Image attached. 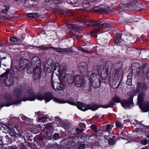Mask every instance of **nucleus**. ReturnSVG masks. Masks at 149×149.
<instances>
[{
	"label": "nucleus",
	"instance_id": "nucleus-1",
	"mask_svg": "<svg viewBox=\"0 0 149 149\" xmlns=\"http://www.w3.org/2000/svg\"><path fill=\"white\" fill-rule=\"evenodd\" d=\"M36 99L40 100L44 99L47 102H49L51 100L53 99L54 102L58 103H65V101L61 98L58 97H54L53 94L51 92L45 93L44 95H42V93H39L35 96L31 89H29L27 90L26 94L23 95L22 97V100L24 101L27 100L34 101Z\"/></svg>",
	"mask_w": 149,
	"mask_h": 149
},
{
	"label": "nucleus",
	"instance_id": "nucleus-2",
	"mask_svg": "<svg viewBox=\"0 0 149 149\" xmlns=\"http://www.w3.org/2000/svg\"><path fill=\"white\" fill-rule=\"evenodd\" d=\"M58 76H54L52 74V88L54 90L63 91L65 88V86L63 82L61 80L64 79L66 77L65 69L63 67H61L58 70Z\"/></svg>",
	"mask_w": 149,
	"mask_h": 149
},
{
	"label": "nucleus",
	"instance_id": "nucleus-3",
	"mask_svg": "<svg viewBox=\"0 0 149 149\" xmlns=\"http://www.w3.org/2000/svg\"><path fill=\"white\" fill-rule=\"evenodd\" d=\"M93 70L94 71H97L98 72V74L92 73L90 75V80L91 82V85L94 88H97L99 87L100 85L101 80L100 77L104 76H101L102 67L99 65H96L95 66Z\"/></svg>",
	"mask_w": 149,
	"mask_h": 149
},
{
	"label": "nucleus",
	"instance_id": "nucleus-4",
	"mask_svg": "<svg viewBox=\"0 0 149 149\" xmlns=\"http://www.w3.org/2000/svg\"><path fill=\"white\" fill-rule=\"evenodd\" d=\"M132 70H136L138 76H142L144 74L147 75V78L149 80V64H143L141 68L138 63H134L132 64Z\"/></svg>",
	"mask_w": 149,
	"mask_h": 149
},
{
	"label": "nucleus",
	"instance_id": "nucleus-5",
	"mask_svg": "<svg viewBox=\"0 0 149 149\" xmlns=\"http://www.w3.org/2000/svg\"><path fill=\"white\" fill-rule=\"evenodd\" d=\"M10 69H8L4 73L1 74L0 76L1 78H4V84L8 87H10L14 83L13 79L12 77V74H13L15 72L13 71V72L10 73Z\"/></svg>",
	"mask_w": 149,
	"mask_h": 149
},
{
	"label": "nucleus",
	"instance_id": "nucleus-6",
	"mask_svg": "<svg viewBox=\"0 0 149 149\" xmlns=\"http://www.w3.org/2000/svg\"><path fill=\"white\" fill-rule=\"evenodd\" d=\"M145 97L144 93H141L138 96V103L139 107L143 111L146 112L149 111V101L145 102L143 104Z\"/></svg>",
	"mask_w": 149,
	"mask_h": 149
},
{
	"label": "nucleus",
	"instance_id": "nucleus-7",
	"mask_svg": "<svg viewBox=\"0 0 149 149\" xmlns=\"http://www.w3.org/2000/svg\"><path fill=\"white\" fill-rule=\"evenodd\" d=\"M42 49L45 50L49 49H52L53 50H55L58 52L61 53L65 54V53H68V54L72 53L74 52L70 48H55L52 46L51 45L49 44L45 45L42 46Z\"/></svg>",
	"mask_w": 149,
	"mask_h": 149
},
{
	"label": "nucleus",
	"instance_id": "nucleus-8",
	"mask_svg": "<svg viewBox=\"0 0 149 149\" xmlns=\"http://www.w3.org/2000/svg\"><path fill=\"white\" fill-rule=\"evenodd\" d=\"M78 108L82 111H85L88 109H90L93 111H95L99 107L95 104H92L86 105L84 103L78 102L77 104Z\"/></svg>",
	"mask_w": 149,
	"mask_h": 149
},
{
	"label": "nucleus",
	"instance_id": "nucleus-9",
	"mask_svg": "<svg viewBox=\"0 0 149 149\" xmlns=\"http://www.w3.org/2000/svg\"><path fill=\"white\" fill-rule=\"evenodd\" d=\"M54 64L55 62L53 59L51 58H47L45 64V70L48 73L51 72L52 71L53 68Z\"/></svg>",
	"mask_w": 149,
	"mask_h": 149
},
{
	"label": "nucleus",
	"instance_id": "nucleus-10",
	"mask_svg": "<svg viewBox=\"0 0 149 149\" xmlns=\"http://www.w3.org/2000/svg\"><path fill=\"white\" fill-rule=\"evenodd\" d=\"M19 68L22 70H24L26 69H30L31 68L29 66V61L25 58H23L21 59L19 63Z\"/></svg>",
	"mask_w": 149,
	"mask_h": 149
},
{
	"label": "nucleus",
	"instance_id": "nucleus-11",
	"mask_svg": "<svg viewBox=\"0 0 149 149\" xmlns=\"http://www.w3.org/2000/svg\"><path fill=\"white\" fill-rule=\"evenodd\" d=\"M85 79L80 75H76L74 76V83L75 86L79 88L81 87L84 84Z\"/></svg>",
	"mask_w": 149,
	"mask_h": 149
},
{
	"label": "nucleus",
	"instance_id": "nucleus-12",
	"mask_svg": "<svg viewBox=\"0 0 149 149\" xmlns=\"http://www.w3.org/2000/svg\"><path fill=\"white\" fill-rule=\"evenodd\" d=\"M133 96L131 95L127 100H123L121 102V105L124 108L130 107L133 106Z\"/></svg>",
	"mask_w": 149,
	"mask_h": 149
},
{
	"label": "nucleus",
	"instance_id": "nucleus-13",
	"mask_svg": "<svg viewBox=\"0 0 149 149\" xmlns=\"http://www.w3.org/2000/svg\"><path fill=\"white\" fill-rule=\"evenodd\" d=\"M34 67L35 68L33 70V78L34 80H37L40 78L41 73V70L40 66H36Z\"/></svg>",
	"mask_w": 149,
	"mask_h": 149
},
{
	"label": "nucleus",
	"instance_id": "nucleus-14",
	"mask_svg": "<svg viewBox=\"0 0 149 149\" xmlns=\"http://www.w3.org/2000/svg\"><path fill=\"white\" fill-rule=\"evenodd\" d=\"M109 9L108 7L106 6H102L99 5L98 8L97 9L96 7L94 8H92L91 9V11H96L100 13H103L104 12H107Z\"/></svg>",
	"mask_w": 149,
	"mask_h": 149
},
{
	"label": "nucleus",
	"instance_id": "nucleus-15",
	"mask_svg": "<svg viewBox=\"0 0 149 149\" xmlns=\"http://www.w3.org/2000/svg\"><path fill=\"white\" fill-rule=\"evenodd\" d=\"M41 63L40 58L37 56H34L31 59V68L36 66H40Z\"/></svg>",
	"mask_w": 149,
	"mask_h": 149
},
{
	"label": "nucleus",
	"instance_id": "nucleus-16",
	"mask_svg": "<svg viewBox=\"0 0 149 149\" xmlns=\"http://www.w3.org/2000/svg\"><path fill=\"white\" fill-rule=\"evenodd\" d=\"M90 83L86 81L84 82L81 87L83 91L85 93H87L90 92L91 90V86Z\"/></svg>",
	"mask_w": 149,
	"mask_h": 149
},
{
	"label": "nucleus",
	"instance_id": "nucleus-17",
	"mask_svg": "<svg viewBox=\"0 0 149 149\" xmlns=\"http://www.w3.org/2000/svg\"><path fill=\"white\" fill-rule=\"evenodd\" d=\"M112 63L110 61L107 62L106 65V71H105V74L104 76L101 77V79L102 80H105L107 77V73L109 70H110L112 66H113Z\"/></svg>",
	"mask_w": 149,
	"mask_h": 149
},
{
	"label": "nucleus",
	"instance_id": "nucleus-18",
	"mask_svg": "<svg viewBox=\"0 0 149 149\" xmlns=\"http://www.w3.org/2000/svg\"><path fill=\"white\" fill-rule=\"evenodd\" d=\"M147 85L145 83H138L136 87L137 92H139L141 90L142 91H146L147 90Z\"/></svg>",
	"mask_w": 149,
	"mask_h": 149
},
{
	"label": "nucleus",
	"instance_id": "nucleus-19",
	"mask_svg": "<svg viewBox=\"0 0 149 149\" xmlns=\"http://www.w3.org/2000/svg\"><path fill=\"white\" fill-rule=\"evenodd\" d=\"M64 143L66 145H64V146H65V147L66 148H70L75 146L74 141L71 138L64 141Z\"/></svg>",
	"mask_w": 149,
	"mask_h": 149
},
{
	"label": "nucleus",
	"instance_id": "nucleus-20",
	"mask_svg": "<svg viewBox=\"0 0 149 149\" xmlns=\"http://www.w3.org/2000/svg\"><path fill=\"white\" fill-rule=\"evenodd\" d=\"M99 22V21H97L94 20H91L89 22H83L82 23H83L84 25L86 26H98Z\"/></svg>",
	"mask_w": 149,
	"mask_h": 149
},
{
	"label": "nucleus",
	"instance_id": "nucleus-21",
	"mask_svg": "<svg viewBox=\"0 0 149 149\" xmlns=\"http://www.w3.org/2000/svg\"><path fill=\"white\" fill-rule=\"evenodd\" d=\"M35 5L34 0H26L24 3V6L29 7Z\"/></svg>",
	"mask_w": 149,
	"mask_h": 149
},
{
	"label": "nucleus",
	"instance_id": "nucleus-22",
	"mask_svg": "<svg viewBox=\"0 0 149 149\" xmlns=\"http://www.w3.org/2000/svg\"><path fill=\"white\" fill-rule=\"evenodd\" d=\"M82 6L85 10L90 8L92 6L90 2L88 0H84L82 3Z\"/></svg>",
	"mask_w": 149,
	"mask_h": 149
},
{
	"label": "nucleus",
	"instance_id": "nucleus-23",
	"mask_svg": "<svg viewBox=\"0 0 149 149\" xmlns=\"http://www.w3.org/2000/svg\"><path fill=\"white\" fill-rule=\"evenodd\" d=\"M120 81L118 79H115L113 80L111 85V87L114 89L117 88L119 84Z\"/></svg>",
	"mask_w": 149,
	"mask_h": 149
},
{
	"label": "nucleus",
	"instance_id": "nucleus-24",
	"mask_svg": "<svg viewBox=\"0 0 149 149\" xmlns=\"http://www.w3.org/2000/svg\"><path fill=\"white\" fill-rule=\"evenodd\" d=\"M79 26H82L81 24H79V26L75 24H70L68 26V27L71 30H73L74 32H77L78 30Z\"/></svg>",
	"mask_w": 149,
	"mask_h": 149
},
{
	"label": "nucleus",
	"instance_id": "nucleus-25",
	"mask_svg": "<svg viewBox=\"0 0 149 149\" xmlns=\"http://www.w3.org/2000/svg\"><path fill=\"white\" fill-rule=\"evenodd\" d=\"M67 81L69 84H72L74 83V77L71 74L68 75L67 77Z\"/></svg>",
	"mask_w": 149,
	"mask_h": 149
},
{
	"label": "nucleus",
	"instance_id": "nucleus-26",
	"mask_svg": "<svg viewBox=\"0 0 149 149\" xmlns=\"http://www.w3.org/2000/svg\"><path fill=\"white\" fill-rule=\"evenodd\" d=\"M116 104L112 100L110 101L107 104L103 105L102 107L104 108H107L108 107H112Z\"/></svg>",
	"mask_w": 149,
	"mask_h": 149
},
{
	"label": "nucleus",
	"instance_id": "nucleus-27",
	"mask_svg": "<svg viewBox=\"0 0 149 149\" xmlns=\"http://www.w3.org/2000/svg\"><path fill=\"white\" fill-rule=\"evenodd\" d=\"M98 27L100 28H108L109 27V25L107 24L104 23V21H100Z\"/></svg>",
	"mask_w": 149,
	"mask_h": 149
},
{
	"label": "nucleus",
	"instance_id": "nucleus-28",
	"mask_svg": "<svg viewBox=\"0 0 149 149\" xmlns=\"http://www.w3.org/2000/svg\"><path fill=\"white\" fill-rule=\"evenodd\" d=\"M122 35L118 33L117 35L114 38V43L117 44L120 42V41Z\"/></svg>",
	"mask_w": 149,
	"mask_h": 149
},
{
	"label": "nucleus",
	"instance_id": "nucleus-29",
	"mask_svg": "<svg viewBox=\"0 0 149 149\" xmlns=\"http://www.w3.org/2000/svg\"><path fill=\"white\" fill-rule=\"evenodd\" d=\"M26 16L28 17L35 18L38 17L39 14L37 13H28Z\"/></svg>",
	"mask_w": 149,
	"mask_h": 149
},
{
	"label": "nucleus",
	"instance_id": "nucleus-30",
	"mask_svg": "<svg viewBox=\"0 0 149 149\" xmlns=\"http://www.w3.org/2000/svg\"><path fill=\"white\" fill-rule=\"evenodd\" d=\"M78 49L79 50L86 53L91 54L93 52V51L92 50H88L86 49H84L81 47H79L78 48Z\"/></svg>",
	"mask_w": 149,
	"mask_h": 149
},
{
	"label": "nucleus",
	"instance_id": "nucleus-31",
	"mask_svg": "<svg viewBox=\"0 0 149 149\" xmlns=\"http://www.w3.org/2000/svg\"><path fill=\"white\" fill-rule=\"evenodd\" d=\"M122 66L123 64L121 62H117L114 63L113 65V68L115 69L118 68H122Z\"/></svg>",
	"mask_w": 149,
	"mask_h": 149
},
{
	"label": "nucleus",
	"instance_id": "nucleus-32",
	"mask_svg": "<svg viewBox=\"0 0 149 149\" xmlns=\"http://www.w3.org/2000/svg\"><path fill=\"white\" fill-rule=\"evenodd\" d=\"M56 123L58 125V126H60L62 125L63 122V120L59 118H57L56 119Z\"/></svg>",
	"mask_w": 149,
	"mask_h": 149
},
{
	"label": "nucleus",
	"instance_id": "nucleus-33",
	"mask_svg": "<svg viewBox=\"0 0 149 149\" xmlns=\"http://www.w3.org/2000/svg\"><path fill=\"white\" fill-rule=\"evenodd\" d=\"M112 99L115 103V102L119 103L120 102L121 100L120 97L116 95L113 97Z\"/></svg>",
	"mask_w": 149,
	"mask_h": 149
},
{
	"label": "nucleus",
	"instance_id": "nucleus-34",
	"mask_svg": "<svg viewBox=\"0 0 149 149\" xmlns=\"http://www.w3.org/2000/svg\"><path fill=\"white\" fill-rule=\"evenodd\" d=\"M10 9V7L9 6H6L4 7V8L3 9L2 13V14H4L3 15L5 16V15L7 14V12Z\"/></svg>",
	"mask_w": 149,
	"mask_h": 149
},
{
	"label": "nucleus",
	"instance_id": "nucleus-35",
	"mask_svg": "<svg viewBox=\"0 0 149 149\" xmlns=\"http://www.w3.org/2000/svg\"><path fill=\"white\" fill-rule=\"evenodd\" d=\"M59 64L58 63H55V64L54 65V66H53L54 67L53 68L52 71H54L55 70H56V69L58 68V67H59V69L58 70V72H59V71H58V70H59L60 68L61 67V66L64 67V66H63V65H61V66L59 67ZM64 68L65 69V72H66V69L65 68Z\"/></svg>",
	"mask_w": 149,
	"mask_h": 149
},
{
	"label": "nucleus",
	"instance_id": "nucleus-36",
	"mask_svg": "<svg viewBox=\"0 0 149 149\" xmlns=\"http://www.w3.org/2000/svg\"><path fill=\"white\" fill-rule=\"evenodd\" d=\"M116 136H113L112 138H110L109 139V142L110 145H112L114 144L115 143L114 139L116 138Z\"/></svg>",
	"mask_w": 149,
	"mask_h": 149
},
{
	"label": "nucleus",
	"instance_id": "nucleus-37",
	"mask_svg": "<svg viewBox=\"0 0 149 149\" xmlns=\"http://www.w3.org/2000/svg\"><path fill=\"white\" fill-rule=\"evenodd\" d=\"M116 125L117 127L122 128L123 127V124L120 121L118 120L116 123Z\"/></svg>",
	"mask_w": 149,
	"mask_h": 149
},
{
	"label": "nucleus",
	"instance_id": "nucleus-38",
	"mask_svg": "<svg viewBox=\"0 0 149 149\" xmlns=\"http://www.w3.org/2000/svg\"><path fill=\"white\" fill-rule=\"evenodd\" d=\"M116 69V73L118 75H121L123 74V70L122 68H118Z\"/></svg>",
	"mask_w": 149,
	"mask_h": 149
},
{
	"label": "nucleus",
	"instance_id": "nucleus-39",
	"mask_svg": "<svg viewBox=\"0 0 149 149\" xmlns=\"http://www.w3.org/2000/svg\"><path fill=\"white\" fill-rule=\"evenodd\" d=\"M67 102L71 104L75 105L76 104L73 99L70 98L67 101Z\"/></svg>",
	"mask_w": 149,
	"mask_h": 149
},
{
	"label": "nucleus",
	"instance_id": "nucleus-40",
	"mask_svg": "<svg viewBox=\"0 0 149 149\" xmlns=\"http://www.w3.org/2000/svg\"><path fill=\"white\" fill-rule=\"evenodd\" d=\"M79 68L87 67V64L86 62H82L80 63L78 65Z\"/></svg>",
	"mask_w": 149,
	"mask_h": 149
},
{
	"label": "nucleus",
	"instance_id": "nucleus-41",
	"mask_svg": "<svg viewBox=\"0 0 149 149\" xmlns=\"http://www.w3.org/2000/svg\"><path fill=\"white\" fill-rule=\"evenodd\" d=\"M53 138L55 140H57L60 138L59 134L57 133H55L53 136Z\"/></svg>",
	"mask_w": 149,
	"mask_h": 149
},
{
	"label": "nucleus",
	"instance_id": "nucleus-42",
	"mask_svg": "<svg viewBox=\"0 0 149 149\" xmlns=\"http://www.w3.org/2000/svg\"><path fill=\"white\" fill-rule=\"evenodd\" d=\"M91 128L92 130H93L95 132H97V127L96 126L95 124H93L91 126Z\"/></svg>",
	"mask_w": 149,
	"mask_h": 149
},
{
	"label": "nucleus",
	"instance_id": "nucleus-43",
	"mask_svg": "<svg viewBox=\"0 0 149 149\" xmlns=\"http://www.w3.org/2000/svg\"><path fill=\"white\" fill-rule=\"evenodd\" d=\"M47 119V118L46 117L43 116L39 118V120L41 122L44 123L46 121V120Z\"/></svg>",
	"mask_w": 149,
	"mask_h": 149
},
{
	"label": "nucleus",
	"instance_id": "nucleus-44",
	"mask_svg": "<svg viewBox=\"0 0 149 149\" xmlns=\"http://www.w3.org/2000/svg\"><path fill=\"white\" fill-rule=\"evenodd\" d=\"M79 69L81 73H84L86 71L87 67L79 68Z\"/></svg>",
	"mask_w": 149,
	"mask_h": 149
},
{
	"label": "nucleus",
	"instance_id": "nucleus-45",
	"mask_svg": "<svg viewBox=\"0 0 149 149\" xmlns=\"http://www.w3.org/2000/svg\"><path fill=\"white\" fill-rule=\"evenodd\" d=\"M66 1L69 4H76L78 2V0H66Z\"/></svg>",
	"mask_w": 149,
	"mask_h": 149
},
{
	"label": "nucleus",
	"instance_id": "nucleus-46",
	"mask_svg": "<svg viewBox=\"0 0 149 149\" xmlns=\"http://www.w3.org/2000/svg\"><path fill=\"white\" fill-rule=\"evenodd\" d=\"M133 4H132L131 2L130 1L127 3L126 4V6H125L127 8H130Z\"/></svg>",
	"mask_w": 149,
	"mask_h": 149
},
{
	"label": "nucleus",
	"instance_id": "nucleus-47",
	"mask_svg": "<svg viewBox=\"0 0 149 149\" xmlns=\"http://www.w3.org/2000/svg\"><path fill=\"white\" fill-rule=\"evenodd\" d=\"M98 29H95L91 32V34L92 36H93L95 34L98 33Z\"/></svg>",
	"mask_w": 149,
	"mask_h": 149
},
{
	"label": "nucleus",
	"instance_id": "nucleus-48",
	"mask_svg": "<svg viewBox=\"0 0 149 149\" xmlns=\"http://www.w3.org/2000/svg\"><path fill=\"white\" fill-rule=\"evenodd\" d=\"M132 80L131 78H128L126 84L127 85L129 86H131L132 85Z\"/></svg>",
	"mask_w": 149,
	"mask_h": 149
},
{
	"label": "nucleus",
	"instance_id": "nucleus-49",
	"mask_svg": "<svg viewBox=\"0 0 149 149\" xmlns=\"http://www.w3.org/2000/svg\"><path fill=\"white\" fill-rule=\"evenodd\" d=\"M18 40L17 38L16 37H13L10 39V41L11 42H16Z\"/></svg>",
	"mask_w": 149,
	"mask_h": 149
},
{
	"label": "nucleus",
	"instance_id": "nucleus-50",
	"mask_svg": "<svg viewBox=\"0 0 149 149\" xmlns=\"http://www.w3.org/2000/svg\"><path fill=\"white\" fill-rule=\"evenodd\" d=\"M85 145L84 144H80L79 145L78 149H84L85 148Z\"/></svg>",
	"mask_w": 149,
	"mask_h": 149
},
{
	"label": "nucleus",
	"instance_id": "nucleus-51",
	"mask_svg": "<svg viewBox=\"0 0 149 149\" xmlns=\"http://www.w3.org/2000/svg\"><path fill=\"white\" fill-rule=\"evenodd\" d=\"M111 127V125L110 124H108L107 125L106 128H105V131L109 132L110 129V127Z\"/></svg>",
	"mask_w": 149,
	"mask_h": 149
},
{
	"label": "nucleus",
	"instance_id": "nucleus-52",
	"mask_svg": "<svg viewBox=\"0 0 149 149\" xmlns=\"http://www.w3.org/2000/svg\"><path fill=\"white\" fill-rule=\"evenodd\" d=\"M125 21L129 24H130L133 22L134 21L132 20V18H128Z\"/></svg>",
	"mask_w": 149,
	"mask_h": 149
},
{
	"label": "nucleus",
	"instance_id": "nucleus-53",
	"mask_svg": "<svg viewBox=\"0 0 149 149\" xmlns=\"http://www.w3.org/2000/svg\"><path fill=\"white\" fill-rule=\"evenodd\" d=\"M141 142L142 144L146 145L147 144L148 140L146 139H143L141 141Z\"/></svg>",
	"mask_w": 149,
	"mask_h": 149
},
{
	"label": "nucleus",
	"instance_id": "nucleus-54",
	"mask_svg": "<svg viewBox=\"0 0 149 149\" xmlns=\"http://www.w3.org/2000/svg\"><path fill=\"white\" fill-rule=\"evenodd\" d=\"M52 127V126L51 124L50 123H49L48 124H47L46 125V126L45 127V128L49 130H50L51 128Z\"/></svg>",
	"mask_w": 149,
	"mask_h": 149
},
{
	"label": "nucleus",
	"instance_id": "nucleus-55",
	"mask_svg": "<svg viewBox=\"0 0 149 149\" xmlns=\"http://www.w3.org/2000/svg\"><path fill=\"white\" fill-rule=\"evenodd\" d=\"M77 133L78 134H80L81 133L83 132V130L82 129H79L78 128H77L76 129Z\"/></svg>",
	"mask_w": 149,
	"mask_h": 149
},
{
	"label": "nucleus",
	"instance_id": "nucleus-56",
	"mask_svg": "<svg viewBox=\"0 0 149 149\" xmlns=\"http://www.w3.org/2000/svg\"><path fill=\"white\" fill-rule=\"evenodd\" d=\"M62 0H54L53 2L55 4L59 3Z\"/></svg>",
	"mask_w": 149,
	"mask_h": 149
},
{
	"label": "nucleus",
	"instance_id": "nucleus-57",
	"mask_svg": "<svg viewBox=\"0 0 149 149\" xmlns=\"http://www.w3.org/2000/svg\"><path fill=\"white\" fill-rule=\"evenodd\" d=\"M15 136H16V137L19 136L20 137H21L22 138H24V136L23 135H22V134H16V135H15Z\"/></svg>",
	"mask_w": 149,
	"mask_h": 149
},
{
	"label": "nucleus",
	"instance_id": "nucleus-58",
	"mask_svg": "<svg viewBox=\"0 0 149 149\" xmlns=\"http://www.w3.org/2000/svg\"><path fill=\"white\" fill-rule=\"evenodd\" d=\"M138 0H130V2H131L132 3L133 5L136 3L137 2Z\"/></svg>",
	"mask_w": 149,
	"mask_h": 149
},
{
	"label": "nucleus",
	"instance_id": "nucleus-59",
	"mask_svg": "<svg viewBox=\"0 0 149 149\" xmlns=\"http://www.w3.org/2000/svg\"><path fill=\"white\" fill-rule=\"evenodd\" d=\"M134 38L133 36H132L131 35H130L129 38H128V40H130L132 41V40L134 39Z\"/></svg>",
	"mask_w": 149,
	"mask_h": 149
},
{
	"label": "nucleus",
	"instance_id": "nucleus-60",
	"mask_svg": "<svg viewBox=\"0 0 149 149\" xmlns=\"http://www.w3.org/2000/svg\"><path fill=\"white\" fill-rule=\"evenodd\" d=\"M27 72L28 74H30L31 73V70H29V69H27Z\"/></svg>",
	"mask_w": 149,
	"mask_h": 149
},
{
	"label": "nucleus",
	"instance_id": "nucleus-61",
	"mask_svg": "<svg viewBox=\"0 0 149 149\" xmlns=\"http://www.w3.org/2000/svg\"><path fill=\"white\" fill-rule=\"evenodd\" d=\"M40 91H42V90H45V89L44 87H41L40 88Z\"/></svg>",
	"mask_w": 149,
	"mask_h": 149
},
{
	"label": "nucleus",
	"instance_id": "nucleus-62",
	"mask_svg": "<svg viewBox=\"0 0 149 149\" xmlns=\"http://www.w3.org/2000/svg\"><path fill=\"white\" fill-rule=\"evenodd\" d=\"M45 0L46 2H49L51 1L52 0Z\"/></svg>",
	"mask_w": 149,
	"mask_h": 149
},
{
	"label": "nucleus",
	"instance_id": "nucleus-63",
	"mask_svg": "<svg viewBox=\"0 0 149 149\" xmlns=\"http://www.w3.org/2000/svg\"><path fill=\"white\" fill-rule=\"evenodd\" d=\"M139 128H136L135 129V131H136V132H137L139 131Z\"/></svg>",
	"mask_w": 149,
	"mask_h": 149
},
{
	"label": "nucleus",
	"instance_id": "nucleus-64",
	"mask_svg": "<svg viewBox=\"0 0 149 149\" xmlns=\"http://www.w3.org/2000/svg\"><path fill=\"white\" fill-rule=\"evenodd\" d=\"M3 45V43L0 42V46Z\"/></svg>",
	"mask_w": 149,
	"mask_h": 149
}]
</instances>
